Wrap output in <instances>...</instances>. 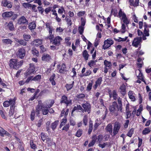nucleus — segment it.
<instances>
[{
    "instance_id": "obj_1",
    "label": "nucleus",
    "mask_w": 151,
    "mask_h": 151,
    "mask_svg": "<svg viewBox=\"0 0 151 151\" xmlns=\"http://www.w3.org/2000/svg\"><path fill=\"white\" fill-rule=\"evenodd\" d=\"M23 63L22 60L18 62L17 59H12L9 60V65L11 68L17 69L23 64Z\"/></svg>"
},
{
    "instance_id": "obj_2",
    "label": "nucleus",
    "mask_w": 151,
    "mask_h": 151,
    "mask_svg": "<svg viewBox=\"0 0 151 151\" xmlns=\"http://www.w3.org/2000/svg\"><path fill=\"white\" fill-rule=\"evenodd\" d=\"M110 111L116 116L118 115V111H119V106L115 102H113L112 105L110 106L109 108Z\"/></svg>"
},
{
    "instance_id": "obj_3",
    "label": "nucleus",
    "mask_w": 151,
    "mask_h": 151,
    "mask_svg": "<svg viewBox=\"0 0 151 151\" xmlns=\"http://www.w3.org/2000/svg\"><path fill=\"white\" fill-rule=\"evenodd\" d=\"M118 16L119 18L122 17L121 20L123 21L124 23L126 25H127L129 23V21L126 17L125 14L122 11L121 9H120Z\"/></svg>"
},
{
    "instance_id": "obj_4",
    "label": "nucleus",
    "mask_w": 151,
    "mask_h": 151,
    "mask_svg": "<svg viewBox=\"0 0 151 151\" xmlns=\"http://www.w3.org/2000/svg\"><path fill=\"white\" fill-rule=\"evenodd\" d=\"M54 102L53 100H51L50 104L49 105H42V114L44 115H46L47 114L48 112V108H50L53 105Z\"/></svg>"
},
{
    "instance_id": "obj_5",
    "label": "nucleus",
    "mask_w": 151,
    "mask_h": 151,
    "mask_svg": "<svg viewBox=\"0 0 151 151\" xmlns=\"http://www.w3.org/2000/svg\"><path fill=\"white\" fill-rule=\"evenodd\" d=\"M114 43V41L111 38H109L107 39L104 41V44L103 45V48L104 50H106L113 45Z\"/></svg>"
},
{
    "instance_id": "obj_6",
    "label": "nucleus",
    "mask_w": 151,
    "mask_h": 151,
    "mask_svg": "<svg viewBox=\"0 0 151 151\" xmlns=\"http://www.w3.org/2000/svg\"><path fill=\"white\" fill-rule=\"evenodd\" d=\"M121 127V124L120 123L118 122H116L115 123L113 132V134L114 136L115 135L118 133Z\"/></svg>"
},
{
    "instance_id": "obj_7",
    "label": "nucleus",
    "mask_w": 151,
    "mask_h": 151,
    "mask_svg": "<svg viewBox=\"0 0 151 151\" xmlns=\"http://www.w3.org/2000/svg\"><path fill=\"white\" fill-rule=\"evenodd\" d=\"M15 99H10L9 101H5L3 103V106L4 107H7L10 105V106H14L15 104Z\"/></svg>"
},
{
    "instance_id": "obj_8",
    "label": "nucleus",
    "mask_w": 151,
    "mask_h": 151,
    "mask_svg": "<svg viewBox=\"0 0 151 151\" xmlns=\"http://www.w3.org/2000/svg\"><path fill=\"white\" fill-rule=\"evenodd\" d=\"M25 55V50L23 48L19 49L17 53V56L21 59H23Z\"/></svg>"
},
{
    "instance_id": "obj_9",
    "label": "nucleus",
    "mask_w": 151,
    "mask_h": 151,
    "mask_svg": "<svg viewBox=\"0 0 151 151\" xmlns=\"http://www.w3.org/2000/svg\"><path fill=\"white\" fill-rule=\"evenodd\" d=\"M142 39L141 37L135 38L132 42V46L136 47H137L142 42Z\"/></svg>"
},
{
    "instance_id": "obj_10",
    "label": "nucleus",
    "mask_w": 151,
    "mask_h": 151,
    "mask_svg": "<svg viewBox=\"0 0 151 151\" xmlns=\"http://www.w3.org/2000/svg\"><path fill=\"white\" fill-rule=\"evenodd\" d=\"M35 71V67L32 64H30V67L27 70L25 74L26 76H28L33 73Z\"/></svg>"
},
{
    "instance_id": "obj_11",
    "label": "nucleus",
    "mask_w": 151,
    "mask_h": 151,
    "mask_svg": "<svg viewBox=\"0 0 151 151\" xmlns=\"http://www.w3.org/2000/svg\"><path fill=\"white\" fill-rule=\"evenodd\" d=\"M62 40V38L59 36H57L53 40H52L51 42L52 44L58 46L60 44V42Z\"/></svg>"
},
{
    "instance_id": "obj_12",
    "label": "nucleus",
    "mask_w": 151,
    "mask_h": 151,
    "mask_svg": "<svg viewBox=\"0 0 151 151\" xmlns=\"http://www.w3.org/2000/svg\"><path fill=\"white\" fill-rule=\"evenodd\" d=\"M28 23V20L24 16H22L18 20V23L20 24H27Z\"/></svg>"
},
{
    "instance_id": "obj_13",
    "label": "nucleus",
    "mask_w": 151,
    "mask_h": 151,
    "mask_svg": "<svg viewBox=\"0 0 151 151\" xmlns=\"http://www.w3.org/2000/svg\"><path fill=\"white\" fill-rule=\"evenodd\" d=\"M60 103H64L67 105L71 104V101L70 100L68 99L67 97L65 95L63 96L61 99Z\"/></svg>"
},
{
    "instance_id": "obj_14",
    "label": "nucleus",
    "mask_w": 151,
    "mask_h": 151,
    "mask_svg": "<svg viewBox=\"0 0 151 151\" xmlns=\"http://www.w3.org/2000/svg\"><path fill=\"white\" fill-rule=\"evenodd\" d=\"M51 59V56L48 54L44 53L42 58V60L43 61L48 62Z\"/></svg>"
},
{
    "instance_id": "obj_15",
    "label": "nucleus",
    "mask_w": 151,
    "mask_h": 151,
    "mask_svg": "<svg viewBox=\"0 0 151 151\" xmlns=\"http://www.w3.org/2000/svg\"><path fill=\"white\" fill-rule=\"evenodd\" d=\"M82 106L85 112L87 111L88 112V114L90 113L91 107L90 104L89 103L86 102L85 104H83L82 105Z\"/></svg>"
},
{
    "instance_id": "obj_16",
    "label": "nucleus",
    "mask_w": 151,
    "mask_h": 151,
    "mask_svg": "<svg viewBox=\"0 0 151 151\" xmlns=\"http://www.w3.org/2000/svg\"><path fill=\"white\" fill-rule=\"evenodd\" d=\"M119 92L121 93L123 96H124L126 93V87L124 84H122L120 87Z\"/></svg>"
},
{
    "instance_id": "obj_17",
    "label": "nucleus",
    "mask_w": 151,
    "mask_h": 151,
    "mask_svg": "<svg viewBox=\"0 0 151 151\" xmlns=\"http://www.w3.org/2000/svg\"><path fill=\"white\" fill-rule=\"evenodd\" d=\"M53 27L51 28L47 29L49 32V36L46 38L47 39H49L50 42H52V40L54 38V36L53 34H52V31L53 30Z\"/></svg>"
},
{
    "instance_id": "obj_18",
    "label": "nucleus",
    "mask_w": 151,
    "mask_h": 151,
    "mask_svg": "<svg viewBox=\"0 0 151 151\" xmlns=\"http://www.w3.org/2000/svg\"><path fill=\"white\" fill-rule=\"evenodd\" d=\"M0 135L2 137H4V135L9 137L10 134L7 132L5 131L2 128L0 127Z\"/></svg>"
},
{
    "instance_id": "obj_19",
    "label": "nucleus",
    "mask_w": 151,
    "mask_h": 151,
    "mask_svg": "<svg viewBox=\"0 0 151 151\" xmlns=\"http://www.w3.org/2000/svg\"><path fill=\"white\" fill-rule=\"evenodd\" d=\"M42 43V40L40 39H37L34 40L31 43V44L34 45L36 47L41 45Z\"/></svg>"
},
{
    "instance_id": "obj_20",
    "label": "nucleus",
    "mask_w": 151,
    "mask_h": 151,
    "mask_svg": "<svg viewBox=\"0 0 151 151\" xmlns=\"http://www.w3.org/2000/svg\"><path fill=\"white\" fill-rule=\"evenodd\" d=\"M14 14V13L12 11L6 12L2 14V16L4 18L10 17H12Z\"/></svg>"
},
{
    "instance_id": "obj_21",
    "label": "nucleus",
    "mask_w": 151,
    "mask_h": 151,
    "mask_svg": "<svg viewBox=\"0 0 151 151\" xmlns=\"http://www.w3.org/2000/svg\"><path fill=\"white\" fill-rule=\"evenodd\" d=\"M15 106H10V109L9 112V115L10 117L13 116L15 114H16L17 111L15 108Z\"/></svg>"
},
{
    "instance_id": "obj_22",
    "label": "nucleus",
    "mask_w": 151,
    "mask_h": 151,
    "mask_svg": "<svg viewBox=\"0 0 151 151\" xmlns=\"http://www.w3.org/2000/svg\"><path fill=\"white\" fill-rule=\"evenodd\" d=\"M102 81V78L101 77H99L97 79L96 81L95 85L93 87V88L95 89H96L98 86H100L101 84Z\"/></svg>"
},
{
    "instance_id": "obj_23",
    "label": "nucleus",
    "mask_w": 151,
    "mask_h": 151,
    "mask_svg": "<svg viewBox=\"0 0 151 151\" xmlns=\"http://www.w3.org/2000/svg\"><path fill=\"white\" fill-rule=\"evenodd\" d=\"M134 93L133 91H129L128 92V95L129 98L132 101H134L136 99L134 96Z\"/></svg>"
},
{
    "instance_id": "obj_24",
    "label": "nucleus",
    "mask_w": 151,
    "mask_h": 151,
    "mask_svg": "<svg viewBox=\"0 0 151 151\" xmlns=\"http://www.w3.org/2000/svg\"><path fill=\"white\" fill-rule=\"evenodd\" d=\"M2 4L4 6H7L8 8H11L12 5L10 2L7 1V0H3L2 2Z\"/></svg>"
},
{
    "instance_id": "obj_25",
    "label": "nucleus",
    "mask_w": 151,
    "mask_h": 151,
    "mask_svg": "<svg viewBox=\"0 0 151 151\" xmlns=\"http://www.w3.org/2000/svg\"><path fill=\"white\" fill-rule=\"evenodd\" d=\"M59 66L60 68L59 70L60 73H64L66 72V70L65 69L66 66L64 64H62L60 66L59 65Z\"/></svg>"
},
{
    "instance_id": "obj_26",
    "label": "nucleus",
    "mask_w": 151,
    "mask_h": 151,
    "mask_svg": "<svg viewBox=\"0 0 151 151\" xmlns=\"http://www.w3.org/2000/svg\"><path fill=\"white\" fill-rule=\"evenodd\" d=\"M93 137H95V140H96V142L100 143L103 139V136L101 134H100L98 136L96 135H94Z\"/></svg>"
},
{
    "instance_id": "obj_27",
    "label": "nucleus",
    "mask_w": 151,
    "mask_h": 151,
    "mask_svg": "<svg viewBox=\"0 0 151 151\" xmlns=\"http://www.w3.org/2000/svg\"><path fill=\"white\" fill-rule=\"evenodd\" d=\"M106 130L107 132H109L110 134H111L112 132V126L111 124H109L106 127Z\"/></svg>"
},
{
    "instance_id": "obj_28",
    "label": "nucleus",
    "mask_w": 151,
    "mask_h": 151,
    "mask_svg": "<svg viewBox=\"0 0 151 151\" xmlns=\"http://www.w3.org/2000/svg\"><path fill=\"white\" fill-rule=\"evenodd\" d=\"M42 105H41L40 104H38L36 106V112L37 113V115H39L40 113V111L42 110Z\"/></svg>"
},
{
    "instance_id": "obj_29",
    "label": "nucleus",
    "mask_w": 151,
    "mask_h": 151,
    "mask_svg": "<svg viewBox=\"0 0 151 151\" xmlns=\"http://www.w3.org/2000/svg\"><path fill=\"white\" fill-rule=\"evenodd\" d=\"M59 122V121L58 120H57L52 123L51 125V127L53 130L55 129L57 126Z\"/></svg>"
},
{
    "instance_id": "obj_30",
    "label": "nucleus",
    "mask_w": 151,
    "mask_h": 151,
    "mask_svg": "<svg viewBox=\"0 0 151 151\" xmlns=\"http://www.w3.org/2000/svg\"><path fill=\"white\" fill-rule=\"evenodd\" d=\"M36 25L35 23L32 22L30 23L29 24L28 28L31 30H32L35 29Z\"/></svg>"
},
{
    "instance_id": "obj_31",
    "label": "nucleus",
    "mask_w": 151,
    "mask_h": 151,
    "mask_svg": "<svg viewBox=\"0 0 151 151\" xmlns=\"http://www.w3.org/2000/svg\"><path fill=\"white\" fill-rule=\"evenodd\" d=\"M83 56L85 60H88L89 55L86 50H84L83 52Z\"/></svg>"
},
{
    "instance_id": "obj_32",
    "label": "nucleus",
    "mask_w": 151,
    "mask_h": 151,
    "mask_svg": "<svg viewBox=\"0 0 151 151\" xmlns=\"http://www.w3.org/2000/svg\"><path fill=\"white\" fill-rule=\"evenodd\" d=\"M127 25H125L124 23L122 24L121 26V29L120 30V32L122 33H124L126 31V27Z\"/></svg>"
},
{
    "instance_id": "obj_33",
    "label": "nucleus",
    "mask_w": 151,
    "mask_h": 151,
    "mask_svg": "<svg viewBox=\"0 0 151 151\" xmlns=\"http://www.w3.org/2000/svg\"><path fill=\"white\" fill-rule=\"evenodd\" d=\"M55 77V74H53L50 77V81L51 82L52 84L53 85H55V82L54 81V79Z\"/></svg>"
},
{
    "instance_id": "obj_34",
    "label": "nucleus",
    "mask_w": 151,
    "mask_h": 151,
    "mask_svg": "<svg viewBox=\"0 0 151 151\" xmlns=\"http://www.w3.org/2000/svg\"><path fill=\"white\" fill-rule=\"evenodd\" d=\"M41 78V76L40 75H38L34 77H33L32 81H39L40 80Z\"/></svg>"
},
{
    "instance_id": "obj_35",
    "label": "nucleus",
    "mask_w": 151,
    "mask_h": 151,
    "mask_svg": "<svg viewBox=\"0 0 151 151\" xmlns=\"http://www.w3.org/2000/svg\"><path fill=\"white\" fill-rule=\"evenodd\" d=\"M32 54L37 56H38L39 55V52L36 48H33L32 49Z\"/></svg>"
},
{
    "instance_id": "obj_36",
    "label": "nucleus",
    "mask_w": 151,
    "mask_h": 151,
    "mask_svg": "<svg viewBox=\"0 0 151 151\" xmlns=\"http://www.w3.org/2000/svg\"><path fill=\"white\" fill-rule=\"evenodd\" d=\"M23 38L26 41H28L31 38V36L30 35L25 34L23 35Z\"/></svg>"
},
{
    "instance_id": "obj_37",
    "label": "nucleus",
    "mask_w": 151,
    "mask_h": 151,
    "mask_svg": "<svg viewBox=\"0 0 151 151\" xmlns=\"http://www.w3.org/2000/svg\"><path fill=\"white\" fill-rule=\"evenodd\" d=\"M8 26L9 29L10 30H14V28L12 22H10L8 24Z\"/></svg>"
},
{
    "instance_id": "obj_38",
    "label": "nucleus",
    "mask_w": 151,
    "mask_h": 151,
    "mask_svg": "<svg viewBox=\"0 0 151 151\" xmlns=\"http://www.w3.org/2000/svg\"><path fill=\"white\" fill-rule=\"evenodd\" d=\"M12 41L9 39H4L2 40V42L6 44H11Z\"/></svg>"
},
{
    "instance_id": "obj_39",
    "label": "nucleus",
    "mask_w": 151,
    "mask_h": 151,
    "mask_svg": "<svg viewBox=\"0 0 151 151\" xmlns=\"http://www.w3.org/2000/svg\"><path fill=\"white\" fill-rule=\"evenodd\" d=\"M74 84V82L73 81L72 83L70 84H66L65 87L66 88L67 91L70 90L73 86Z\"/></svg>"
},
{
    "instance_id": "obj_40",
    "label": "nucleus",
    "mask_w": 151,
    "mask_h": 151,
    "mask_svg": "<svg viewBox=\"0 0 151 151\" xmlns=\"http://www.w3.org/2000/svg\"><path fill=\"white\" fill-rule=\"evenodd\" d=\"M93 129V124L92 121H90L89 122V129L88 130V133L89 134H90Z\"/></svg>"
},
{
    "instance_id": "obj_41",
    "label": "nucleus",
    "mask_w": 151,
    "mask_h": 151,
    "mask_svg": "<svg viewBox=\"0 0 151 151\" xmlns=\"http://www.w3.org/2000/svg\"><path fill=\"white\" fill-rule=\"evenodd\" d=\"M83 133V130L81 129H79L76 132V136L78 137H80Z\"/></svg>"
},
{
    "instance_id": "obj_42",
    "label": "nucleus",
    "mask_w": 151,
    "mask_h": 151,
    "mask_svg": "<svg viewBox=\"0 0 151 151\" xmlns=\"http://www.w3.org/2000/svg\"><path fill=\"white\" fill-rule=\"evenodd\" d=\"M151 131L150 129L148 127L142 131V134H148Z\"/></svg>"
},
{
    "instance_id": "obj_43",
    "label": "nucleus",
    "mask_w": 151,
    "mask_h": 151,
    "mask_svg": "<svg viewBox=\"0 0 151 151\" xmlns=\"http://www.w3.org/2000/svg\"><path fill=\"white\" fill-rule=\"evenodd\" d=\"M37 9L39 12L41 14L43 15V12H44V9L42 6H39L37 7Z\"/></svg>"
},
{
    "instance_id": "obj_44",
    "label": "nucleus",
    "mask_w": 151,
    "mask_h": 151,
    "mask_svg": "<svg viewBox=\"0 0 151 151\" xmlns=\"http://www.w3.org/2000/svg\"><path fill=\"white\" fill-rule=\"evenodd\" d=\"M96 137H92V141L90 142L88 144V146L89 147H92L93 146V145L96 142V140H95V138H96Z\"/></svg>"
},
{
    "instance_id": "obj_45",
    "label": "nucleus",
    "mask_w": 151,
    "mask_h": 151,
    "mask_svg": "<svg viewBox=\"0 0 151 151\" xmlns=\"http://www.w3.org/2000/svg\"><path fill=\"white\" fill-rule=\"evenodd\" d=\"M104 65L106 67H110L112 65L111 63V62H109L106 60H104Z\"/></svg>"
},
{
    "instance_id": "obj_46",
    "label": "nucleus",
    "mask_w": 151,
    "mask_h": 151,
    "mask_svg": "<svg viewBox=\"0 0 151 151\" xmlns=\"http://www.w3.org/2000/svg\"><path fill=\"white\" fill-rule=\"evenodd\" d=\"M16 41L17 42H19L20 44L23 46H25L27 44V42L22 40H17Z\"/></svg>"
},
{
    "instance_id": "obj_47",
    "label": "nucleus",
    "mask_w": 151,
    "mask_h": 151,
    "mask_svg": "<svg viewBox=\"0 0 151 151\" xmlns=\"http://www.w3.org/2000/svg\"><path fill=\"white\" fill-rule=\"evenodd\" d=\"M83 122L85 126L87 125L88 123V117L86 115H85L83 117Z\"/></svg>"
},
{
    "instance_id": "obj_48",
    "label": "nucleus",
    "mask_w": 151,
    "mask_h": 151,
    "mask_svg": "<svg viewBox=\"0 0 151 151\" xmlns=\"http://www.w3.org/2000/svg\"><path fill=\"white\" fill-rule=\"evenodd\" d=\"M142 110V108L140 106H139V108L137 110L136 112V115L137 116H139Z\"/></svg>"
},
{
    "instance_id": "obj_49",
    "label": "nucleus",
    "mask_w": 151,
    "mask_h": 151,
    "mask_svg": "<svg viewBox=\"0 0 151 151\" xmlns=\"http://www.w3.org/2000/svg\"><path fill=\"white\" fill-rule=\"evenodd\" d=\"M117 95L116 91L115 90H114L112 91V97L114 99L116 100L117 99Z\"/></svg>"
},
{
    "instance_id": "obj_50",
    "label": "nucleus",
    "mask_w": 151,
    "mask_h": 151,
    "mask_svg": "<svg viewBox=\"0 0 151 151\" xmlns=\"http://www.w3.org/2000/svg\"><path fill=\"white\" fill-rule=\"evenodd\" d=\"M35 111L34 110H33L31 112L30 115V118L32 121H33L35 119Z\"/></svg>"
},
{
    "instance_id": "obj_51",
    "label": "nucleus",
    "mask_w": 151,
    "mask_h": 151,
    "mask_svg": "<svg viewBox=\"0 0 151 151\" xmlns=\"http://www.w3.org/2000/svg\"><path fill=\"white\" fill-rule=\"evenodd\" d=\"M96 62V60L95 61L91 60L88 63V65L90 66V67H91L92 66H93L94 65H95V63Z\"/></svg>"
},
{
    "instance_id": "obj_52",
    "label": "nucleus",
    "mask_w": 151,
    "mask_h": 151,
    "mask_svg": "<svg viewBox=\"0 0 151 151\" xmlns=\"http://www.w3.org/2000/svg\"><path fill=\"white\" fill-rule=\"evenodd\" d=\"M30 145L31 147L33 149H35L36 148V146L35 144H34L33 141L31 140L30 142Z\"/></svg>"
},
{
    "instance_id": "obj_53",
    "label": "nucleus",
    "mask_w": 151,
    "mask_h": 151,
    "mask_svg": "<svg viewBox=\"0 0 151 151\" xmlns=\"http://www.w3.org/2000/svg\"><path fill=\"white\" fill-rule=\"evenodd\" d=\"M134 131L133 129H131L129 131L128 134L127 136L130 137H131L132 134H133Z\"/></svg>"
},
{
    "instance_id": "obj_54",
    "label": "nucleus",
    "mask_w": 151,
    "mask_h": 151,
    "mask_svg": "<svg viewBox=\"0 0 151 151\" xmlns=\"http://www.w3.org/2000/svg\"><path fill=\"white\" fill-rule=\"evenodd\" d=\"M69 127L70 125L69 124H66L63 127L62 130H65V131H67L69 129Z\"/></svg>"
},
{
    "instance_id": "obj_55",
    "label": "nucleus",
    "mask_w": 151,
    "mask_h": 151,
    "mask_svg": "<svg viewBox=\"0 0 151 151\" xmlns=\"http://www.w3.org/2000/svg\"><path fill=\"white\" fill-rule=\"evenodd\" d=\"M65 20L67 21V24L71 25L72 24L70 19L68 17H65Z\"/></svg>"
},
{
    "instance_id": "obj_56",
    "label": "nucleus",
    "mask_w": 151,
    "mask_h": 151,
    "mask_svg": "<svg viewBox=\"0 0 151 151\" xmlns=\"http://www.w3.org/2000/svg\"><path fill=\"white\" fill-rule=\"evenodd\" d=\"M78 31L81 35H82L83 32L84 27L82 26H80L78 27Z\"/></svg>"
},
{
    "instance_id": "obj_57",
    "label": "nucleus",
    "mask_w": 151,
    "mask_h": 151,
    "mask_svg": "<svg viewBox=\"0 0 151 151\" xmlns=\"http://www.w3.org/2000/svg\"><path fill=\"white\" fill-rule=\"evenodd\" d=\"M138 78L142 81H144L143 80V76L142 74L139 71V75L137 76Z\"/></svg>"
},
{
    "instance_id": "obj_58",
    "label": "nucleus",
    "mask_w": 151,
    "mask_h": 151,
    "mask_svg": "<svg viewBox=\"0 0 151 151\" xmlns=\"http://www.w3.org/2000/svg\"><path fill=\"white\" fill-rule=\"evenodd\" d=\"M149 29H144V35H145V36H149Z\"/></svg>"
},
{
    "instance_id": "obj_59",
    "label": "nucleus",
    "mask_w": 151,
    "mask_h": 151,
    "mask_svg": "<svg viewBox=\"0 0 151 151\" xmlns=\"http://www.w3.org/2000/svg\"><path fill=\"white\" fill-rule=\"evenodd\" d=\"M51 9L52 7H49L46 8L44 10L45 14H48L51 10Z\"/></svg>"
},
{
    "instance_id": "obj_60",
    "label": "nucleus",
    "mask_w": 151,
    "mask_h": 151,
    "mask_svg": "<svg viewBox=\"0 0 151 151\" xmlns=\"http://www.w3.org/2000/svg\"><path fill=\"white\" fill-rule=\"evenodd\" d=\"M70 125L72 126H75L76 124L75 121L73 119H70Z\"/></svg>"
},
{
    "instance_id": "obj_61",
    "label": "nucleus",
    "mask_w": 151,
    "mask_h": 151,
    "mask_svg": "<svg viewBox=\"0 0 151 151\" xmlns=\"http://www.w3.org/2000/svg\"><path fill=\"white\" fill-rule=\"evenodd\" d=\"M92 86V83H89L87 86V91H90L91 89Z\"/></svg>"
},
{
    "instance_id": "obj_62",
    "label": "nucleus",
    "mask_w": 151,
    "mask_h": 151,
    "mask_svg": "<svg viewBox=\"0 0 151 151\" xmlns=\"http://www.w3.org/2000/svg\"><path fill=\"white\" fill-rule=\"evenodd\" d=\"M65 11V10L63 7H61L58 9V12L59 14H62L63 13V12H64Z\"/></svg>"
},
{
    "instance_id": "obj_63",
    "label": "nucleus",
    "mask_w": 151,
    "mask_h": 151,
    "mask_svg": "<svg viewBox=\"0 0 151 151\" xmlns=\"http://www.w3.org/2000/svg\"><path fill=\"white\" fill-rule=\"evenodd\" d=\"M41 138L43 141H44L46 139V137L45 134L42 133L41 134Z\"/></svg>"
},
{
    "instance_id": "obj_64",
    "label": "nucleus",
    "mask_w": 151,
    "mask_h": 151,
    "mask_svg": "<svg viewBox=\"0 0 151 151\" xmlns=\"http://www.w3.org/2000/svg\"><path fill=\"white\" fill-rule=\"evenodd\" d=\"M77 98L79 99H82L85 97V96L83 94H80L77 96Z\"/></svg>"
}]
</instances>
